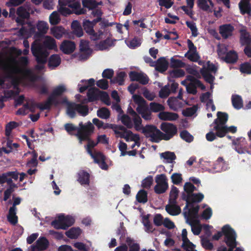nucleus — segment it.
I'll use <instances>...</instances> for the list:
<instances>
[{"mask_svg":"<svg viewBox=\"0 0 251 251\" xmlns=\"http://www.w3.org/2000/svg\"><path fill=\"white\" fill-rule=\"evenodd\" d=\"M80 126H81L78 130V132L75 134L79 142L81 143L82 141H86L88 142L87 147L92 149L96 147L98 144V141L95 143L90 138V136L94 131L95 127L90 122H88L86 125H84L81 122H80Z\"/></svg>","mask_w":251,"mask_h":251,"instance_id":"nucleus-1","label":"nucleus"},{"mask_svg":"<svg viewBox=\"0 0 251 251\" xmlns=\"http://www.w3.org/2000/svg\"><path fill=\"white\" fill-rule=\"evenodd\" d=\"M222 230L224 234V241L228 249L225 246H222L218 248L217 251H233L237 244L236 241V234L234 230L229 225H225L222 227Z\"/></svg>","mask_w":251,"mask_h":251,"instance_id":"nucleus-2","label":"nucleus"},{"mask_svg":"<svg viewBox=\"0 0 251 251\" xmlns=\"http://www.w3.org/2000/svg\"><path fill=\"white\" fill-rule=\"evenodd\" d=\"M31 50L38 65H44L47 62L49 54L41 44L34 41L31 45Z\"/></svg>","mask_w":251,"mask_h":251,"instance_id":"nucleus-3","label":"nucleus"},{"mask_svg":"<svg viewBox=\"0 0 251 251\" xmlns=\"http://www.w3.org/2000/svg\"><path fill=\"white\" fill-rule=\"evenodd\" d=\"M75 111L82 116L85 117L89 113V107L87 105L69 102L67 107L68 115L71 118H74L76 116Z\"/></svg>","mask_w":251,"mask_h":251,"instance_id":"nucleus-4","label":"nucleus"},{"mask_svg":"<svg viewBox=\"0 0 251 251\" xmlns=\"http://www.w3.org/2000/svg\"><path fill=\"white\" fill-rule=\"evenodd\" d=\"M142 133L144 134L146 137H150V140L152 142L158 143L161 140L160 134H162V132L154 125H146L142 127Z\"/></svg>","mask_w":251,"mask_h":251,"instance_id":"nucleus-5","label":"nucleus"},{"mask_svg":"<svg viewBox=\"0 0 251 251\" xmlns=\"http://www.w3.org/2000/svg\"><path fill=\"white\" fill-rule=\"evenodd\" d=\"M75 223V219L71 216H65L61 214L58 216L57 220L51 222V225L55 229H67Z\"/></svg>","mask_w":251,"mask_h":251,"instance_id":"nucleus-6","label":"nucleus"},{"mask_svg":"<svg viewBox=\"0 0 251 251\" xmlns=\"http://www.w3.org/2000/svg\"><path fill=\"white\" fill-rule=\"evenodd\" d=\"M160 129L165 133L161 134V140H169L177 133V127L175 125L170 123H162L160 125Z\"/></svg>","mask_w":251,"mask_h":251,"instance_id":"nucleus-7","label":"nucleus"},{"mask_svg":"<svg viewBox=\"0 0 251 251\" xmlns=\"http://www.w3.org/2000/svg\"><path fill=\"white\" fill-rule=\"evenodd\" d=\"M226 50L221 49L218 50V54L221 59L226 63L233 64L236 62L238 56L234 50H230L226 52Z\"/></svg>","mask_w":251,"mask_h":251,"instance_id":"nucleus-8","label":"nucleus"},{"mask_svg":"<svg viewBox=\"0 0 251 251\" xmlns=\"http://www.w3.org/2000/svg\"><path fill=\"white\" fill-rule=\"evenodd\" d=\"M83 27L85 32L90 36L91 40L97 41L100 39L103 32L99 30L98 32H96L94 30V26L92 24L90 23L89 20H85L83 22Z\"/></svg>","mask_w":251,"mask_h":251,"instance_id":"nucleus-9","label":"nucleus"},{"mask_svg":"<svg viewBox=\"0 0 251 251\" xmlns=\"http://www.w3.org/2000/svg\"><path fill=\"white\" fill-rule=\"evenodd\" d=\"M232 144L235 146V150L239 154L246 152L249 153L247 151L248 144L246 139L241 137L232 140Z\"/></svg>","mask_w":251,"mask_h":251,"instance_id":"nucleus-10","label":"nucleus"},{"mask_svg":"<svg viewBox=\"0 0 251 251\" xmlns=\"http://www.w3.org/2000/svg\"><path fill=\"white\" fill-rule=\"evenodd\" d=\"M68 4V7L74 9L75 14L76 15L85 14L87 10L81 8V3L79 0H62Z\"/></svg>","mask_w":251,"mask_h":251,"instance_id":"nucleus-11","label":"nucleus"},{"mask_svg":"<svg viewBox=\"0 0 251 251\" xmlns=\"http://www.w3.org/2000/svg\"><path fill=\"white\" fill-rule=\"evenodd\" d=\"M16 14L18 17L16 19V22L18 25H24L25 20L28 19L30 17L29 13L23 6H21L17 8Z\"/></svg>","mask_w":251,"mask_h":251,"instance_id":"nucleus-12","label":"nucleus"},{"mask_svg":"<svg viewBox=\"0 0 251 251\" xmlns=\"http://www.w3.org/2000/svg\"><path fill=\"white\" fill-rule=\"evenodd\" d=\"M57 96L51 94L48 97L47 100L43 102V104H40V110H50L52 105L55 106L58 105L60 102L57 99Z\"/></svg>","mask_w":251,"mask_h":251,"instance_id":"nucleus-13","label":"nucleus"},{"mask_svg":"<svg viewBox=\"0 0 251 251\" xmlns=\"http://www.w3.org/2000/svg\"><path fill=\"white\" fill-rule=\"evenodd\" d=\"M49 245L48 240L45 237H40L35 244L31 246V251H41L47 249Z\"/></svg>","mask_w":251,"mask_h":251,"instance_id":"nucleus-14","label":"nucleus"},{"mask_svg":"<svg viewBox=\"0 0 251 251\" xmlns=\"http://www.w3.org/2000/svg\"><path fill=\"white\" fill-rule=\"evenodd\" d=\"M60 49L64 53L69 54L75 51V44L73 41L65 40L60 45Z\"/></svg>","mask_w":251,"mask_h":251,"instance_id":"nucleus-15","label":"nucleus"},{"mask_svg":"<svg viewBox=\"0 0 251 251\" xmlns=\"http://www.w3.org/2000/svg\"><path fill=\"white\" fill-rule=\"evenodd\" d=\"M199 209V205H197L194 206L193 204H191V206L188 210L183 212V214L184 217L186 219L187 221H192L193 219L197 218Z\"/></svg>","mask_w":251,"mask_h":251,"instance_id":"nucleus-16","label":"nucleus"},{"mask_svg":"<svg viewBox=\"0 0 251 251\" xmlns=\"http://www.w3.org/2000/svg\"><path fill=\"white\" fill-rule=\"evenodd\" d=\"M234 26L230 24H225L219 27V33L224 39H227L232 35Z\"/></svg>","mask_w":251,"mask_h":251,"instance_id":"nucleus-17","label":"nucleus"},{"mask_svg":"<svg viewBox=\"0 0 251 251\" xmlns=\"http://www.w3.org/2000/svg\"><path fill=\"white\" fill-rule=\"evenodd\" d=\"M58 12L63 16H67L72 14H75L74 9L68 7V4L62 0H58Z\"/></svg>","mask_w":251,"mask_h":251,"instance_id":"nucleus-18","label":"nucleus"},{"mask_svg":"<svg viewBox=\"0 0 251 251\" xmlns=\"http://www.w3.org/2000/svg\"><path fill=\"white\" fill-rule=\"evenodd\" d=\"M90 174L84 170L80 171L77 173V180L81 185H89Z\"/></svg>","mask_w":251,"mask_h":251,"instance_id":"nucleus-19","label":"nucleus"},{"mask_svg":"<svg viewBox=\"0 0 251 251\" xmlns=\"http://www.w3.org/2000/svg\"><path fill=\"white\" fill-rule=\"evenodd\" d=\"M158 117L161 120L173 121L176 120L179 116L176 113L162 111L159 113Z\"/></svg>","mask_w":251,"mask_h":251,"instance_id":"nucleus-20","label":"nucleus"},{"mask_svg":"<svg viewBox=\"0 0 251 251\" xmlns=\"http://www.w3.org/2000/svg\"><path fill=\"white\" fill-rule=\"evenodd\" d=\"M37 28L38 31L35 33V37L41 38L47 32L49 26L47 23L44 21H40L38 23Z\"/></svg>","mask_w":251,"mask_h":251,"instance_id":"nucleus-21","label":"nucleus"},{"mask_svg":"<svg viewBox=\"0 0 251 251\" xmlns=\"http://www.w3.org/2000/svg\"><path fill=\"white\" fill-rule=\"evenodd\" d=\"M240 43L241 46L251 45V38L250 34L245 29H241L240 30Z\"/></svg>","mask_w":251,"mask_h":251,"instance_id":"nucleus-22","label":"nucleus"},{"mask_svg":"<svg viewBox=\"0 0 251 251\" xmlns=\"http://www.w3.org/2000/svg\"><path fill=\"white\" fill-rule=\"evenodd\" d=\"M169 63L164 57H160L156 62L155 69L160 73L165 72L168 67Z\"/></svg>","mask_w":251,"mask_h":251,"instance_id":"nucleus-23","label":"nucleus"},{"mask_svg":"<svg viewBox=\"0 0 251 251\" xmlns=\"http://www.w3.org/2000/svg\"><path fill=\"white\" fill-rule=\"evenodd\" d=\"M99 92L100 90L96 87H91L88 89L87 96L89 102L99 100Z\"/></svg>","mask_w":251,"mask_h":251,"instance_id":"nucleus-24","label":"nucleus"},{"mask_svg":"<svg viewBox=\"0 0 251 251\" xmlns=\"http://www.w3.org/2000/svg\"><path fill=\"white\" fill-rule=\"evenodd\" d=\"M217 118L214 120V125H225L228 121V115L226 113L219 111L217 113Z\"/></svg>","mask_w":251,"mask_h":251,"instance_id":"nucleus-25","label":"nucleus"},{"mask_svg":"<svg viewBox=\"0 0 251 251\" xmlns=\"http://www.w3.org/2000/svg\"><path fill=\"white\" fill-rule=\"evenodd\" d=\"M116 40H112L109 37L107 38L106 39L101 41L98 44L99 48L100 50H103L107 49L109 47L113 46L114 45V41Z\"/></svg>","mask_w":251,"mask_h":251,"instance_id":"nucleus-26","label":"nucleus"},{"mask_svg":"<svg viewBox=\"0 0 251 251\" xmlns=\"http://www.w3.org/2000/svg\"><path fill=\"white\" fill-rule=\"evenodd\" d=\"M213 129L216 131V135L220 138L224 137L227 133V126L225 125H215Z\"/></svg>","mask_w":251,"mask_h":251,"instance_id":"nucleus-27","label":"nucleus"},{"mask_svg":"<svg viewBox=\"0 0 251 251\" xmlns=\"http://www.w3.org/2000/svg\"><path fill=\"white\" fill-rule=\"evenodd\" d=\"M18 72L21 73L25 78L31 81H34L36 79V75L30 69L25 68L22 70H19Z\"/></svg>","mask_w":251,"mask_h":251,"instance_id":"nucleus-28","label":"nucleus"},{"mask_svg":"<svg viewBox=\"0 0 251 251\" xmlns=\"http://www.w3.org/2000/svg\"><path fill=\"white\" fill-rule=\"evenodd\" d=\"M61 63V58L58 54L51 55L49 59L48 66L49 67L54 68L58 66Z\"/></svg>","mask_w":251,"mask_h":251,"instance_id":"nucleus-29","label":"nucleus"},{"mask_svg":"<svg viewBox=\"0 0 251 251\" xmlns=\"http://www.w3.org/2000/svg\"><path fill=\"white\" fill-rule=\"evenodd\" d=\"M81 230L79 227H72L66 232V235L70 239H76L80 235Z\"/></svg>","mask_w":251,"mask_h":251,"instance_id":"nucleus-30","label":"nucleus"},{"mask_svg":"<svg viewBox=\"0 0 251 251\" xmlns=\"http://www.w3.org/2000/svg\"><path fill=\"white\" fill-rule=\"evenodd\" d=\"M126 76V73L125 72H118L116 76L111 79L110 81L112 83H118L119 85H122L124 84Z\"/></svg>","mask_w":251,"mask_h":251,"instance_id":"nucleus-31","label":"nucleus"},{"mask_svg":"<svg viewBox=\"0 0 251 251\" xmlns=\"http://www.w3.org/2000/svg\"><path fill=\"white\" fill-rule=\"evenodd\" d=\"M200 73L205 81L210 84H213L215 77L210 72H208L207 70L205 69V67L201 69Z\"/></svg>","mask_w":251,"mask_h":251,"instance_id":"nucleus-32","label":"nucleus"},{"mask_svg":"<svg viewBox=\"0 0 251 251\" xmlns=\"http://www.w3.org/2000/svg\"><path fill=\"white\" fill-rule=\"evenodd\" d=\"M165 209L168 213L172 216L178 215L181 213V208L177 205H167Z\"/></svg>","mask_w":251,"mask_h":251,"instance_id":"nucleus-33","label":"nucleus"},{"mask_svg":"<svg viewBox=\"0 0 251 251\" xmlns=\"http://www.w3.org/2000/svg\"><path fill=\"white\" fill-rule=\"evenodd\" d=\"M231 101L233 106L236 109H240L243 106V100L239 95L232 96Z\"/></svg>","mask_w":251,"mask_h":251,"instance_id":"nucleus-34","label":"nucleus"},{"mask_svg":"<svg viewBox=\"0 0 251 251\" xmlns=\"http://www.w3.org/2000/svg\"><path fill=\"white\" fill-rule=\"evenodd\" d=\"M16 211L9 208L7 218L8 221L12 225H15L18 223V216L16 215Z\"/></svg>","mask_w":251,"mask_h":251,"instance_id":"nucleus-35","label":"nucleus"},{"mask_svg":"<svg viewBox=\"0 0 251 251\" xmlns=\"http://www.w3.org/2000/svg\"><path fill=\"white\" fill-rule=\"evenodd\" d=\"M43 45L47 49L52 50L56 48L55 40L50 36H46L43 42Z\"/></svg>","mask_w":251,"mask_h":251,"instance_id":"nucleus-36","label":"nucleus"},{"mask_svg":"<svg viewBox=\"0 0 251 251\" xmlns=\"http://www.w3.org/2000/svg\"><path fill=\"white\" fill-rule=\"evenodd\" d=\"M239 8L240 13L242 15L246 13L250 14L251 11V7L250 2L240 1L239 3Z\"/></svg>","mask_w":251,"mask_h":251,"instance_id":"nucleus-37","label":"nucleus"},{"mask_svg":"<svg viewBox=\"0 0 251 251\" xmlns=\"http://www.w3.org/2000/svg\"><path fill=\"white\" fill-rule=\"evenodd\" d=\"M148 194L147 191L141 189L137 193L136 198L137 201L140 203H145L148 201Z\"/></svg>","mask_w":251,"mask_h":251,"instance_id":"nucleus-38","label":"nucleus"},{"mask_svg":"<svg viewBox=\"0 0 251 251\" xmlns=\"http://www.w3.org/2000/svg\"><path fill=\"white\" fill-rule=\"evenodd\" d=\"M19 126V124L15 121H12L6 125L5 129V135L6 137H9L13 129L16 128Z\"/></svg>","mask_w":251,"mask_h":251,"instance_id":"nucleus-39","label":"nucleus"},{"mask_svg":"<svg viewBox=\"0 0 251 251\" xmlns=\"http://www.w3.org/2000/svg\"><path fill=\"white\" fill-rule=\"evenodd\" d=\"M97 116L103 119H107L109 118L110 112L109 109L106 107H102L99 109L97 111Z\"/></svg>","mask_w":251,"mask_h":251,"instance_id":"nucleus-40","label":"nucleus"},{"mask_svg":"<svg viewBox=\"0 0 251 251\" xmlns=\"http://www.w3.org/2000/svg\"><path fill=\"white\" fill-rule=\"evenodd\" d=\"M64 28L61 26L54 27L51 28L52 34L57 39H60L64 33Z\"/></svg>","mask_w":251,"mask_h":251,"instance_id":"nucleus-41","label":"nucleus"},{"mask_svg":"<svg viewBox=\"0 0 251 251\" xmlns=\"http://www.w3.org/2000/svg\"><path fill=\"white\" fill-rule=\"evenodd\" d=\"M81 126H80V123H79V127H77L75 126L72 124L68 123L65 125L64 127L65 129L67 131V132L70 135H75L76 134L73 133V131H77V133L78 132V130L81 127Z\"/></svg>","mask_w":251,"mask_h":251,"instance_id":"nucleus-42","label":"nucleus"},{"mask_svg":"<svg viewBox=\"0 0 251 251\" xmlns=\"http://www.w3.org/2000/svg\"><path fill=\"white\" fill-rule=\"evenodd\" d=\"M160 156L167 160L169 163H172L176 159V156L174 152L170 151H165L160 154Z\"/></svg>","mask_w":251,"mask_h":251,"instance_id":"nucleus-43","label":"nucleus"},{"mask_svg":"<svg viewBox=\"0 0 251 251\" xmlns=\"http://www.w3.org/2000/svg\"><path fill=\"white\" fill-rule=\"evenodd\" d=\"M239 70L242 74H251V64L248 62L240 64Z\"/></svg>","mask_w":251,"mask_h":251,"instance_id":"nucleus-44","label":"nucleus"},{"mask_svg":"<svg viewBox=\"0 0 251 251\" xmlns=\"http://www.w3.org/2000/svg\"><path fill=\"white\" fill-rule=\"evenodd\" d=\"M121 121L123 125L127 128H131L133 127V123L130 117L127 115H123L121 118Z\"/></svg>","mask_w":251,"mask_h":251,"instance_id":"nucleus-45","label":"nucleus"},{"mask_svg":"<svg viewBox=\"0 0 251 251\" xmlns=\"http://www.w3.org/2000/svg\"><path fill=\"white\" fill-rule=\"evenodd\" d=\"M150 110L153 112H162L165 109V107L161 104L156 102H151L150 104Z\"/></svg>","mask_w":251,"mask_h":251,"instance_id":"nucleus-46","label":"nucleus"},{"mask_svg":"<svg viewBox=\"0 0 251 251\" xmlns=\"http://www.w3.org/2000/svg\"><path fill=\"white\" fill-rule=\"evenodd\" d=\"M82 7L86 10L88 9L89 10L95 9V0H81Z\"/></svg>","mask_w":251,"mask_h":251,"instance_id":"nucleus-47","label":"nucleus"},{"mask_svg":"<svg viewBox=\"0 0 251 251\" xmlns=\"http://www.w3.org/2000/svg\"><path fill=\"white\" fill-rule=\"evenodd\" d=\"M204 198V195L201 193L192 194L190 197V202L193 203H199L201 202Z\"/></svg>","mask_w":251,"mask_h":251,"instance_id":"nucleus-48","label":"nucleus"},{"mask_svg":"<svg viewBox=\"0 0 251 251\" xmlns=\"http://www.w3.org/2000/svg\"><path fill=\"white\" fill-rule=\"evenodd\" d=\"M50 23L52 25H56L60 21V18L57 12L53 11L50 16Z\"/></svg>","mask_w":251,"mask_h":251,"instance_id":"nucleus-49","label":"nucleus"},{"mask_svg":"<svg viewBox=\"0 0 251 251\" xmlns=\"http://www.w3.org/2000/svg\"><path fill=\"white\" fill-rule=\"evenodd\" d=\"M168 188V184H158L154 186V190L155 193L161 194L165 193Z\"/></svg>","mask_w":251,"mask_h":251,"instance_id":"nucleus-50","label":"nucleus"},{"mask_svg":"<svg viewBox=\"0 0 251 251\" xmlns=\"http://www.w3.org/2000/svg\"><path fill=\"white\" fill-rule=\"evenodd\" d=\"M177 98L176 97H170L167 100V103L170 108L174 110L176 109L177 106L178 105L179 101Z\"/></svg>","mask_w":251,"mask_h":251,"instance_id":"nucleus-51","label":"nucleus"},{"mask_svg":"<svg viewBox=\"0 0 251 251\" xmlns=\"http://www.w3.org/2000/svg\"><path fill=\"white\" fill-rule=\"evenodd\" d=\"M187 80L189 81H193L195 83L196 87H199L201 90H204L205 89V86L202 84V83L199 79L196 78L194 76L188 75L187 76Z\"/></svg>","mask_w":251,"mask_h":251,"instance_id":"nucleus-52","label":"nucleus"},{"mask_svg":"<svg viewBox=\"0 0 251 251\" xmlns=\"http://www.w3.org/2000/svg\"><path fill=\"white\" fill-rule=\"evenodd\" d=\"M16 72L15 71V69H8L7 74L6 77L9 78H12L11 81L12 84L14 86V88H16L18 84V80L17 78L13 77V74Z\"/></svg>","mask_w":251,"mask_h":251,"instance_id":"nucleus-53","label":"nucleus"},{"mask_svg":"<svg viewBox=\"0 0 251 251\" xmlns=\"http://www.w3.org/2000/svg\"><path fill=\"white\" fill-rule=\"evenodd\" d=\"M198 110V106L194 105L192 107L186 108L185 110L182 112V114L185 117L192 116L197 112Z\"/></svg>","mask_w":251,"mask_h":251,"instance_id":"nucleus-54","label":"nucleus"},{"mask_svg":"<svg viewBox=\"0 0 251 251\" xmlns=\"http://www.w3.org/2000/svg\"><path fill=\"white\" fill-rule=\"evenodd\" d=\"M180 136L183 140L188 143L192 142L194 139L193 136L186 130H184L180 133Z\"/></svg>","mask_w":251,"mask_h":251,"instance_id":"nucleus-55","label":"nucleus"},{"mask_svg":"<svg viewBox=\"0 0 251 251\" xmlns=\"http://www.w3.org/2000/svg\"><path fill=\"white\" fill-rule=\"evenodd\" d=\"M32 158L29 160L27 162V166L28 167H36L38 164L37 162V153L33 151L31 152Z\"/></svg>","mask_w":251,"mask_h":251,"instance_id":"nucleus-56","label":"nucleus"},{"mask_svg":"<svg viewBox=\"0 0 251 251\" xmlns=\"http://www.w3.org/2000/svg\"><path fill=\"white\" fill-rule=\"evenodd\" d=\"M171 67L173 68H183L185 66V64L181 60L176 59L174 58L171 59Z\"/></svg>","mask_w":251,"mask_h":251,"instance_id":"nucleus-57","label":"nucleus"},{"mask_svg":"<svg viewBox=\"0 0 251 251\" xmlns=\"http://www.w3.org/2000/svg\"><path fill=\"white\" fill-rule=\"evenodd\" d=\"M66 88L63 85H60L56 87L52 91L51 94L57 97L61 96L65 91Z\"/></svg>","mask_w":251,"mask_h":251,"instance_id":"nucleus-58","label":"nucleus"},{"mask_svg":"<svg viewBox=\"0 0 251 251\" xmlns=\"http://www.w3.org/2000/svg\"><path fill=\"white\" fill-rule=\"evenodd\" d=\"M185 75V72L182 69H174L170 72V75L173 78L181 77Z\"/></svg>","mask_w":251,"mask_h":251,"instance_id":"nucleus-59","label":"nucleus"},{"mask_svg":"<svg viewBox=\"0 0 251 251\" xmlns=\"http://www.w3.org/2000/svg\"><path fill=\"white\" fill-rule=\"evenodd\" d=\"M153 183V177L149 176L144 179L142 181V187L144 188L149 189Z\"/></svg>","mask_w":251,"mask_h":251,"instance_id":"nucleus-60","label":"nucleus"},{"mask_svg":"<svg viewBox=\"0 0 251 251\" xmlns=\"http://www.w3.org/2000/svg\"><path fill=\"white\" fill-rule=\"evenodd\" d=\"M186 24L187 27L190 29L192 36L194 37H197L198 35V32L196 24L193 22L187 21L186 22Z\"/></svg>","mask_w":251,"mask_h":251,"instance_id":"nucleus-61","label":"nucleus"},{"mask_svg":"<svg viewBox=\"0 0 251 251\" xmlns=\"http://www.w3.org/2000/svg\"><path fill=\"white\" fill-rule=\"evenodd\" d=\"M133 122L134 124V128L137 131L142 130V127L143 126H142V119L139 115H137V116H135L133 117Z\"/></svg>","mask_w":251,"mask_h":251,"instance_id":"nucleus-62","label":"nucleus"},{"mask_svg":"<svg viewBox=\"0 0 251 251\" xmlns=\"http://www.w3.org/2000/svg\"><path fill=\"white\" fill-rule=\"evenodd\" d=\"M185 56L193 62H197L200 58V56L197 51L190 52H189V51H187L185 54Z\"/></svg>","mask_w":251,"mask_h":251,"instance_id":"nucleus-63","label":"nucleus"},{"mask_svg":"<svg viewBox=\"0 0 251 251\" xmlns=\"http://www.w3.org/2000/svg\"><path fill=\"white\" fill-rule=\"evenodd\" d=\"M171 179L172 182L176 185H178L182 181V175L179 173H174L171 176Z\"/></svg>","mask_w":251,"mask_h":251,"instance_id":"nucleus-64","label":"nucleus"}]
</instances>
